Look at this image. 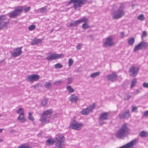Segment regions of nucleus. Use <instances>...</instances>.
Here are the masks:
<instances>
[{
	"label": "nucleus",
	"mask_w": 148,
	"mask_h": 148,
	"mask_svg": "<svg viewBox=\"0 0 148 148\" xmlns=\"http://www.w3.org/2000/svg\"><path fill=\"white\" fill-rule=\"evenodd\" d=\"M125 14L123 10H116L114 11L112 14V18L114 19H118Z\"/></svg>",
	"instance_id": "obj_5"
},
{
	"label": "nucleus",
	"mask_w": 148,
	"mask_h": 148,
	"mask_svg": "<svg viewBox=\"0 0 148 148\" xmlns=\"http://www.w3.org/2000/svg\"><path fill=\"white\" fill-rule=\"evenodd\" d=\"M129 129L126 124L122 125L121 128L116 132V136L117 138H123L126 136L128 134Z\"/></svg>",
	"instance_id": "obj_2"
},
{
	"label": "nucleus",
	"mask_w": 148,
	"mask_h": 148,
	"mask_svg": "<svg viewBox=\"0 0 148 148\" xmlns=\"http://www.w3.org/2000/svg\"><path fill=\"white\" fill-rule=\"evenodd\" d=\"M138 141V139H136L134 140L129 142L128 143L126 144L119 148H133V146L135 145Z\"/></svg>",
	"instance_id": "obj_14"
},
{
	"label": "nucleus",
	"mask_w": 148,
	"mask_h": 148,
	"mask_svg": "<svg viewBox=\"0 0 148 148\" xmlns=\"http://www.w3.org/2000/svg\"><path fill=\"white\" fill-rule=\"evenodd\" d=\"M82 45V44L81 43H78L76 47V49L78 50H80Z\"/></svg>",
	"instance_id": "obj_41"
},
{
	"label": "nucleus",
	"mask_w": 148,
	"mask_h": 148,
	"mask_svg": "<svg viewBox=\"0 0 148 148\" xmlns=\"http://www.w3.org/2000/svg\"><path fill=\"white\" fill-rule=\"evenodd\" d=\"M1 116V115L0 114V117Z\"/></svg>",
	"instance_id": "obj_61"
},
{
	"label": "nucleus",
	"mask_w": 148,
	"mask_h": 148,
	"mask_svg": "<svg viewBox=\"0 0 148 148\" xmlns=\"http://www.w3.org/2000/svg\"><path fill=\"white\" fill-rule=\"evenodd\" d=\"M89 37L90 38L92 39H93V36L92 35H90L89 36Z\"/></svg>",
	"instance_id": "obj_54"
},
{
	"label": "nucleus",
	"mask_w": 148,
	"mask_h": 148,
	"mask_svg": "<svg viewBox=\"0 0 148 148\" xmlns=\"http://www.w3.org/2000/svg\"><path fill=\"white\" fill-rule=\"evenodd\" d=\"M7 19L6 15L0 16V29H3L4 27H7L9 23V21H4Z\"/></svg>",
	"instance_id": "obj_6"
},
{
	"label": "nucleus",
	"mask_w": 148,
	"mask_h": 148,
	"mask_svg": "<svg viewBox=\"0 0 148 148\" xmlns=\"http://www.w3.org/2000/svg\"><path fill=\"white\" fill-rule=\"evenodd\" d=\"M44 86L46 88L50 89L51 87V83L49 82H47L45 83Z\"/></svg>",
	"instance_id": "obj_25"
},
{
	"label": "nucleus",
	"mask_w": 148,
	"mask_h": 148,
	"mask_svg": "<svg viewBox=\"0 0 148 148\" xmlns=\"http://www.w3.org/2000/svg\"><path fill=\"white\" fill-rule=\"evenodd\" d=\"M18 148H30L29 147L25 144H23L19 146Z\"/></svg>",
	"instance_id": "obj_38"
},
{
	"label": "nucleus",
	"mask_w": 148,
	"mask_h": 148,
	"mask_svg": "<svg viewBox=\"0 0 148 148\" xmlns=\"http://www.w3.org/2000/svg\"><path fill=\"white\" fill-rule=\"evenodd\" d=\"M112 39V38L111 37L106 38V41L103 43V45L106 47H108L114 45L115 44L113 42Z\"/></svg>",
	"instance_id": "obj_16"
},
{
	"label": "nucleus",
	"mask_w": 148,
	"mask_h": 148,
	"mask_svg": "<svg viewBox=\"0 0 148 148\" xmlns=\"http://www.w3.org/2000/svg\"><path fill=\"white\" fill-rule=\"evenodd\" d=\"M29 10H25V12H27Z\"/></svg>",
	"instance_id": "obj_57"
},
{
	"label": "nucleus",
	"mask_w": 148,
	"mask_h": 148,
	"mask_svg": "<svg viewBox=\"0 0 148 148\" xmlns=\"http://www.w3.org/2000/svg\"><path fill=\"white\" fill-rule=\"evenodd\" d=\"M55 67L56 69L61 68L62 67V65L59 63H57L55 65Z\"/></svg>",
	"instance_id": "obj_42"
},
{
	"label": "nucleus",
	"mask_w": 148,
	"mask_h": 148,
	"mask_svg": "<svg viewBox=\"0 0 148 148\" xmlns=\"http://www.w3.org/2000/svg\"><path fill=\"white\" fill-rule=\"evenodd\" d=\"M54 143V140L51 139L49 138L46 140V144L47 145L50 146L53 145Z\"/></svg>",
	"instance_id": "obj_24"
},
{
	"label": "nucleus",
	"mask_w": 148,
	"mask_h": 148,
	"mask_svg": "<svg viewBox=\"0 0 148 148\" xmlns=\"http://www.w3.org/2000/svg\"><path fill=\"white\" fill-rule=\"evenodd\" d=\"M82 27L84 29H86L89 28V27L87 23L83 24Z\"/></svg>",
	"instance_id": "obj_35"
},
{
	"label": "nucleus",
	"mask_w": 148,
	"mask_h": 148,
	"mask_svg": "<svg viewBox=\"0 0 148 148\" xmlns=\"http://www.w3.org/2000/svg\"><path fill=\"white\" fill-rule=\"evenodd\" d=\"M64 137L62 135H59L56 137L55 145L57 147L63 146L64 145Z\"/></svg>",
	"instance_id": "obj_4"
},
{
	"label": "nucleus",
	"mask_w": 148,
	"mask_h": 148,
	"mask_svg": "<svg viewBox=\"0 0 148 148\" xmlns=\"http://www.w3.org/2000/svg\"><path fill=\"white\" fill-rule=\"evenodd\" d=\"M95 104L93 103L89 106L86 108L83 109L81 112L82 114L86 115H88L90 112L92 111V110L95 108Z\"/></svg>",
	"instance_id": "obj_9"
},
{
	"label": "nucleus",
	"mask_w": 148,
	"mask_h": 148,
	"mask_svg": "<svg viewBox=\"0 0 148 148\" xmlns=\"http://www.w3.org/2000/svg\"><path fill=\"white\" fill-rule=\"evenodd\" d=\"M107 77L108 80L113 82L117 79V75L115 72H113L111 74L107 75Z\"/></svg>",
	"instance_id": "obj_19"
},
{
	"label": "nucleus",
	"mask_w": 148,
	"mask_h": 148,
	"mask_svg": "<svg viewBox=\"0 0 148 148\" xmlns=\"http://www.w3.org/2000/svg\"><path fill=\"white\" fill-rule=\"evenodd\" d=\"M3 130V129L0 128V133Z\"/></svg>",
	"instance_id": "obj_56"
},
{
	"label": "nucleus",
	"mask_w": 148,
	"mask_h": 148,
	"mask_svg": "<svg viewBox=\"0 0 148 148\" xmlns=\"http://www.w3.org/2000/svg\"><path fill=\"white\" fill-rule=\"evenodd\" d=\"M137 82V79L136 78L133 79L131 82L130 87L131 88H133Z\"/></svg>",
	"instance_id": "obj_30"
},
{
	"label": "nucleus",
	"mask_w": 148,
	"mask_h": 148,
	"mask_svg": "<svg viewBox=\"0 0 148 148\" xmlns=\"http://www.w3.org/2000/svg\"><path fill=\"white\" fill-rule=\"evenodd\" d=\"M79 23L84 22V23H87L89 21L88 19L86 18H83L81 19H79Z\"/></svg>",
	"instance_id": "obj_26"
},
{
	"label": "nucleus",
	"mask_w": 148,
	"mask_h": 148,
	"mask_svg": "<svg viewBox=\"0 0 148 148\" xmlns=\"http://www.w3.org/2000/svg\"><path fill=\"white\" fill-rule=\"evenodd\" d=\"M87 2V0H71L68 4L74 3L73 7L75 8H78Z\"/></svg>",
	"instance_id": "obj_3"
},
{
	"label": "nucleus",
	"mask_w": 148,
	"mask_h": 148,
	"mask_svg": "<svg viewBox=\"0 0 148 148\" xmlns=\"http://www.w3.org/2000/svg\"><path fill=\"white\" fill-rule=\"evenodd\" d=\"M139 136L142 137H147L148 136V133L144 131H142L139 133Z\"/></svg>",
	"instance_id": "obj_23"
},
{
	"label": "nucleus",
	"mask_w": 148,
	"mask_h": 148,
	"mask_svg": "<svg viewBox=\"0 0 148 148\" xmlns=\"http://www.w3.org/2000/svg\"><path fill=\"white\" fill-rule=\"evenodd\" d=\"M3 141V140L2 139H0V143L2 142Z\"/></svg>",
	"instance_id": "obj_58"
},
{
	"label": "nucleus",
	"mask_w": 148,
	"mask_h": 148,
	"mask_svg": "<svg viewBox=\"0 0 148 148\" xmlns=\"http://www.w3.org/2000/svg\"><path fill=\"white\" fill-rule=\"evenodd\" d=\"M36 28V26L34 25H32L28 27V29L30 31H32Z\"/></svg>",
	"instance_id": "obj_36"
},
{
	"label": "nucleus",
	"mask_w": 148,
	"mask_h": 148,
	"mask_svg": "<svg viewBox=\"0 0 148 148\" xmlns=\"http://www.w3.org/2000/svg\"><path fill=\"white\" fill-rule=\"evenodd\" d=\"M23 10H15L14 11L9 14L10 18H15L19 15Z\"/></svg>",
	"instance_id": "obj_18"
},
{
	"label": "nucleus",
	"mask_w": 148,
	"mask_h": 148,
	"mask_svg": "<svg viewBox=\"0 0 148 148\" xmlns=\"http://www.w3.org/2000/svg\"><path fill=\"white\" fill-rule=\"evenodd\" d=\"M21 47L16 48L14 49L12 51H11V54L13 57H16L20 56L22 53Z\"/></svg>",
	"instance_id": "obj_10"
},
{
	"label": "nucleus",
	"mask_w": 148,
	"mask_h": 148,
	"mask_svg": "<svg viewBox=\"0 0 148 148\" xmlns=\"http://www.w3.org/2000/svg\"><path fill=\"white\" fill-rule=\"evenodd\" d=\"M30 8L29 7H26L25 6H19L15 8V9H30Z\"/></svg>",
	"instance_id": "obj_27"
},
{
	"label": "nucleus",
	"mask_w": 148,
	"mask_h": 148,
	"mask_svg": "<svg viewBox=\"0 0 148 148\" xmlns=\"http://www.w3.org/2000/svg\"><path fill=\"white\" fill-rule=\"evenodd\" d=\"M62 82V80H57L53 82V84L56 85H60L61 84Z\"/></svg>",
	"instance_id": "obj_32"
},
{
	"label": "nucleus",
	"mask_w": 148,
	"mask_h": 148,
	"mask_svg": "<svg viewBox=\"0 0 148 148\" xmlns=\"http://www.w3.org/2000/svg\"><path fill=\"white\" fill-rule=\"evenodd\" d=\"M66 89L68 90V92L70 93H73L74 92V90L72 88L71 86H68L66 87Z\"/></svg>",
	"instance_id": "obj_29"
},
{
	"label": "nucleus",
	"mask_w": 148,
	"mask_h": 148,
	"mask_svg": "<svg viewBox=\"0 0 148 148\" xmlns=\"http://www.w3.org/2000/svg\"><path fill=\"white\" fill-rule=\"evenodd\" d=\"M74 23V26H77L79 24V20H76L75 21H73Z\"/></svg>",
	"instance_id": "obj_45"
},
{
	"label": "nucleus",
	"mask_w": 148,
	"mask_h": 148,
	"mask_svg": "<svg viewBox=\"0 0 148 148\" xmlns=\"http://www.w3.org/2000/svg\"><path fill=\"white\" fill-rule=\"evenodd\" d=\"M67 26L68 27H75L73 21L67 24Z\"/></svg>",
	"instance_id": "obj_37"
},
{
	"label": "nucleus",
	"mask_w": 148,
	"mask_h": 148,
	"mask_svg": "<svg viewBox=\"0 0 148 148\" xmlns=\"http://www.w3.org/2000/svg\"><path fill=\"white\" fill-rule=\"evenodd\" d=\"M42 42V40L40 39H35L32 42V44L35 45L40 44Z\"/></svg>",
	"instance_id": "obj_22"
},
{
	"label": "nucleus",
	"mask_w": 148,
	"mask_h": 148,
	"mask_svg": "<svg viewBox=\"0 0 148 148\" xmlns=\"http://www.w3.org/2000/svg\"><path fill=\"white\" fill-rule=\"evenodd\" d=\"M109 114V113L108 112H104L101 114L99 118V122L101 124H103L105 123V122L103 121L108 119Z\"/></svg>",
	"instance_id": "obj_15"
},
{
	"label": "nucleus",
	"mask_w": 148,
	"mask_h": 148,
	"mask_svg": "<svg viewBox=\"0 0 148 148\" xmlns=\"http://www.w3.org/2000/svg\"><path fill=\"white\" fill-rule=\"evenodd\" d=\"M139 70V68L137 67L131 66L129 70V72L130 73V75L135 77L137 75Z\"/></svg>",
	"instance_id": "obj_12"
},
{
	"label": "nucleus",
	"mask_w": 148,
	"mask_h": 148,
	"mask_svg": "<svg viewBox=\"0 0 148 148\" xmlns=\"http://www.w3.org/2000/svg\"><path fill=\"white\" fill-rule=\"evenodd\" d=\"M52 114L51 110H46L41 114V118L40 121L42 125H44L45 123L49 122L50 118Z\"/></svg>",
	"instance_id": "obj_1"
},
{
	"label": "nucleus",
	"mask_w": 148,
	"mask_h": 148,
	"mask_svg": "<svg viewBox=\"0 0 148 148\" xmlns=\"http://www.w3.org/2000/svg\"><path fill=\"white\" fill-rule=\"evenodd\" d=\"M47 8L46 7H42V8H41L40 9H46Z\"/></svg>",
	"instance_id": "obj_55"
},
{
	"label": "nucleus",
	"mask_w": 148,
	"mask_h": 148,
	"mask_svg": "<svg viewBox=\"0 0 148 148\" xmlns=\"http://www.w3.org/2000/svg\"><path fill=\"white\" fill-rule=\"evenodd\" d=\"M72 81V79L71 77H69L67 79V84H71Z\"/></svg>",
	"instance_id": "obj_43"
},
{
	"label": "nucleus",
	"mask_w": 148,
	"mask_h": 148,
	"mask_svg": "<svg viewBox=\"0 0 148 148\" xmlns=\"http://www.w3.org/2000/svg\"><path fill=\"white\" fill-rule=\"evenodd\" d=\"M129 111L128 110H126L123 113H120L119 115L120 119H127L130 116Z\"/></svg>",
	"instance_id": "obj_17"
},
{
	"label": "nucleus",
	"mask_w": 148,
	"mask_h": 148,
	"mask_svg": "<svg viewBox=\"0 0 148 148\" xmlns=\"http://www.w3.org/2000/svg\"><path fill=\"white\" fill-rule=\"evenodd\" d=\"M39 78V76L36 74H32L28 75L26 77V80L29 82H33L37 81Z\"/></svg>",
	"instance_id": "obj_13"
},
{
	"label": "nucleus",
	"mask_w": 148,
	"mask_h": 148,
	"mask_svg": "<svg viewBox=\"0 0 148 148\" xmlns=\"http://www.w3.org/2000/svg\"><path fill=\"white\" fill-rule=\"evenodd\" d=\"M138 107L135 106H132V112H135L137 110Z\"/></svg>",
	"instance_id": "obj_47"
},
{
	"label": "nucleus",
	"mask_w": 148,
	"mask_h": 148,
	"mask_svg": "<svg viewBox=\"0 0 148 148\" xmlns=\"http://www.w3.org/2000/svg\"><path fill=\"white\" fill-rule=\"evenodd\" d=\"M140 92V91L139 89H137L136 90V94H137Z\"/></svg>",
	"instance_id": "obj_53"
},
{
	"label": "nucleus",
	"mask_w": 148,
	"mask_h": 148,
	"mask_svg": "<svg viewBox=\"0 0 148 148\" xmlns=\"http://www.w3.org/2000/svg\"><path fill=\"white\" fill-rule=\"evenodd\" d=\"M78 98L75 94H72L69 98V100L72 102L76 103L78 101Z\"/></svg>",
	"instance_id": "obj_20"
},
{
	"label": "nucleus",
	"mask_w": 148,
	"mask_h": 148,
	"mask_svg": "<svg viewBox=\"0 0 148 148\" xmlns=\"http://www.w3.org/2000/svg\"><path fill=\"white\" fill-rule=\"evenodd\" d=\"M130 95H127L125 97V99L126 100H128L130 98Z\"/></svg>",
	"instance_id": "obj_51"
},
{
	"label": "nucleus",
	"mask_w": 148,
	"mask_h": 148,
	"mask_svg": "<svg viewBox=\"0 0 148 148\" xmlns=\"http://www.w3.org/2000/svg\"><path fill=\"white\" fill-rule=\"evenodd\" d=\"M143 116L145 117L148 116V110L145 112L143 114Z\"/></svg>",
	"instance_id": "obj_50"
},
{
	"label": "nucleus",
	"mask_w": 148,
	"mask_h": 148,
	"mask_svg": "<svg viewBox=\"0 0 148 148\" xmlns=\"http://www.w3.org/2000/svg\"><path fill=\"white\" fill-rule=\"evenodd\" d=\"M16 113L18 114H21L23 113V114H24L23 109L22 108H20L17 110Z\"/></svg>",
	"instance_id": "obj_34"
},
{
	"label": "nucleus",
	"mask_w": 148,
	"mask_h": 148,
	"mask_svg": "<svg viewBox=\"0 0 148 148\" xmlns=\"http://www.w3.org/2000/svg\"><path fill=\"white\" fill-rule=\"evenodd\" d=\"M73 61L72 59H70L69 60L68 65L69 66H70L73 64Z\"/></svg>",
	"instance_id": "obj_44"
},
{
	"label": "nucleus",
	"mask_w": 148,
	"mask_h": 148,
	"mask_svg": "<svg viewBox=\"0 0 148 148\" xmlns=\"http://www.w3.org/2000/svg\"><path fill=\"white\" fill-rule=\"evenodd\" d=\"M100 74L99 72H97L92 73L90 75V77L92 78H94L99 76Z\"/></svg>",
	"instance_id": "obj_31"
},
{
	"label": "nucleus",
	"mask_w": 148,
	"mask_h": 148,
	"mask_svg": "<svg viewBox=\"0 0 148 148\" xmlns=\"http://www.w3.org/2000/svg\"><path fill=\"white\" fill-rule=\"evenodd\" d=\"M32 115V114L31 113L29 112V113L28 119L29 120L33 121L34 120V119Z\"/></svg>",
	"instance_id": "obj_39"
},
{
	"label": "nucleus",
	"mask_w": 148,
	"mask_h": 148,
	"mask_svg": "<svg viewBox=\"0 0 148 148\" xmlns=\"http://www.w3.org/2000/svg\"><path fill=\"white\" fill-rule=\"evenodd\" d=\"M82 124L78 123L76 121L73 120L71 121L69 127L73 130H79L83 127Z\"/></svg>",
	"instance_id": "obj_7"
},
{
	"label": "nucleus",
	"mask_w": 148,
	"mask_h": 148,
	"mask_svg": "<svg viewBox=\"0 0 148 148\" xmlns=\"http://www.w3.org/2000/svg\"><path fill=\"white\" fill-rule=\"evenodd\" d=\"M17 119L19 122L21 123H24L26 121V119L25 118L24 115V114H23V113L21 114H20L18 117Z\"/></svg>",
	"instance_id": "obj_21"
},
{
	"label": "nucleus",
	"mask_w": 148,
	"mask_h": 148,
	"mask_svg": "<svg viewBox=\"0 0 148 148\" xmlns=\"http://www.w3.org/2000/svg\"><path fill=\"white\" fill-rule=\"evenodd\" d=\"M124 33L123 32H122L121 33V37L123 38L124 37Z\"/></svg>",
	"instance_id": "obj_52"
},
{
	"label": "nucleus",
	"mask_w": 148,
	"mask_h": 148,
	"mask_svg": "<svg viewBox=\"0 0 148 148\" xmlns=\"http://www.w3.org/2000/svg\"><path fill=\"white\" fill-rule=\"evenodd\" d=\"M148 45L147 42H141L136 46L134 49V52H136L137 50L142 49H146Z\"/></svg>",
	"instance_id": "obj_8"
},
{
	"label": "nucleus",
	"mask_w": 148,
	"mask_h": 148,
	"mask_svg": "<svg viewBox=\"0 0 148 148\" xmlns=\"http://www.w3.org/2000/svg\"><path fill=\"white\" fill-rule=\"evenodd\" d=\"M14 21L15 22V23H16L17 22V21Z\"/></svg>",
	"instance_id": "obj_60"
},
{
	"label": "nucleus",
	"mask_w": 148,
	"mask_h": 148,
	"mask_svg": "<svg viewBox=\"0 0 148 148\" xmlns=\"http://www.w3.org/2000/svg\"><path fill=\"white\" fill-rule=\"evenodd\" d=\"M47 100L46 99H45L42 100L41 104L43 106H45L46 105L47 103Z\"/></svg>",
	"instance_id": "obj_40"
},
{
	"label": "nucleus",
	"mask_w": 148,
	"mask_h": 148,
	"mask_svg": "<svg viewBox=\"0 0 148 148\" xmlns=\"http://www.w3.org/2000/svg\"><path fill=\"white\" fill-rule=\"evenodd\" d=\"M143 86L145 88H148V83L144 82L143 84Z\"/></svg>",
	"instance_id": "obj_48"
},
{
	"label": "nucleus",
	"mask_w": 148,
	"mask_h": 148,
	"mask_svg": "<svg viewBox=\"0 0 148 148\" xmlns=\"http://www.w3.org/2000/svg\"><path fill=\"white\" fill-rule=\"evenodd\" d=\"M64 56V55L62 54L52 53L47 57L46 59L48 61H50L61 58H63Z\"/></svg>",
	"instance_id": "obj_11"
},
{
	"label": "nucleus",
	"mask_w": 148,
	"mask_h": 148,
	"mask_svg": "<svg viewBox=\"0 0 148 148\" xmlns=\"http://www.w3.org/2000/svg\"><path fill=\"white\" fill-rule=\"evenodd\" d=\"M146 32L145 31H143L142 32V34L141 36L142 38H144L147 36Z\"/></svg>",
	"instance_id": "obj_46"
},
{
	"label": "nucleus",
	"mask_w": 148,
	"mask_h": 148,
	"mask_svg": "<svg viewBox=\"0 0 148 148\" xmlns=\"http://www.w3.org/2000/svg\"><path fill=\"white\" fill-rule=\"evenodd\" d=\"M137 19L141 21H143L144 19V15L143 14H140L137 17Z\"/></svg>",
	"instance_id": "obj_33"
},
{
	"label": "nucleus",
	"mask_w": 148,
	"mask_h": 148,
	"mask_svg": "<svg viewBox=\"0 0 148 148\" xmlns=\"http://www.w3.org/2000/svg\"><path fill=\"white\" fill-rule=\"evenodd\" d=\"M57 148H63V146L58 147Z\"/></svg>",
	"instance_id": "obj_59"
},
{
	"label": "nucleus",
	"mask_w": 148,
	"mask_h": 148,
	"mask_svg": "<svg viewBox=\"0 0 148 148\" xmlns=\"http://www.w3.org/2000/svg\"><path fill=\"white\" fill-rule=\"evenodd\" d=\"M135 39L134 38H131L128 40V43L129 45H132L134 42Z\"/></svg>",
	"instance_id": "obj_28"
},
{
	"label": "nucleus",
	"mask_w": 148,
	"mask_h": 148,
	"mask_svg": "<svg viewBox=\"0 0 148 148\" xmlns=\"http://www.w3.org/2000/svg\"><path fill=\"white\" fill-rule=\"evenodd\" d=\"M40 84H37L33 86V87L35 89H36L38 88Z\"/></svg>",
	"instance_id": "obj_49"
}]
</instances>
